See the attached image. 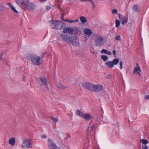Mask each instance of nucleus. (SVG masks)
Wrapping results in <instances>:
<instances>
[{"instance_id":"obj_41","label":"nucleus","mask_w":149,"mask_h":149,"mask_svg":"<svg viewBox=\"0 0 149 149\" xmlns=\"http://www.w3.org/2000/svg\"><path fill=\"white\" fill-rule=\"evenodd\" d=\"M80 1L82 2H90L91 0H80Z\"/></svg>"},{"instance_id":"obj_57","label":"nucleus","mask_w":149,"mask_h":149,"mask_svg":"<svg viewBox=\"0 0 149 149\" xmlns=\"http://www.w3.org/2000/svg\"><path fill=\"white\" fill-rule=\"evenodd\" d=\"M63 19V16L62 17H61V19Z\"/></svg>"},{"instance_id":"obj_50","label":"nucleus","mask_w":149,"mask_h":149,"mask_svg":"<svg viewBox=\"0 0 149 149\" xmlns=\"http://www.w3.org/2000/svg\"><path fill=\"white\" fill-rule=\"evenodd\" d=\"M62 21H65V22H69V20H68V19L64 20V19H62Z\"/></svg>"},{"instance_id":"obj_13","label":"nucleus","mask_w":149,"mask_h":149,"mask_svg":"<svg viewBox=\"0 0 149 149\" xmlns=\"http://www.w3.org/2000/svg\"><path fill=\"white\" fill-rule=\"evenodd\" d=\"M73 29V33L75 36H78L80 35L81 34V31L80 28L79 27H76L74 28Z\"/></svg>"},{"instance_id":"obj_38","label":"nucleus","mask_w":149,"mask_h":149,"mask_svg":"<svg viewBox=\"0 0 149 149\" xmlns=\"http://www.w3.org/2000/svg\"><path fill=\"white\" fill-rule=\"evenodd\" d=\"M123 63L122 61H120V68L121 70L123 68Z\"/></svg>"},{"instance_id":"obj_45","label":"nucleus","mask_w":149,"mask_h":149,"mask_svg":"<svg viewBox=\"0 0 149 149\" xmlns=\"http://www.w3.org/2000/svg\"><path fill=\"white\" fill-rule=\"evenodd\" d=\"M39 1L41 3H43L45 2L46 1V0H39Z\"/></svg>"},{"instance_id":"obj_51","label":"nucleus","mask_w":149,"mask_h":149,"mask_svg":"<svg viewBox=\"0 0 149 149\" xmlns=\"http://www.w3.org/2000/svg\"><path fill=\"white\" fill-rule=\"evenodd\" d=\"M74 22H78L79 21V20L78 19H77L76 20H74Z\"/></svg>"},{"instance_id":"obj_35","label":"nucleus","mask_w":149,"mask_h":149,"mask_svg":"<svg viewBox=\"0 0 149 149\" xmlns=\"http://www.w3.org/2000/svg\"><path fill=\"white\" fill-rule=\"evenodd\" d=\"M112 53L115 57H116V51L115 50H114L112 51Z\"/></svg>"},{"instance_id":"obj_54","label":"nucleus","mask_w":149,"mask_h":149,"mask_svg":"<svg viewBox=\"0 0 149 149\" xmlns=\"http://www.w3.org/2000/svg\"><path fill=\"white\" fill-rule=\"evenodd\" d=\"M136 65L137 66V67H138V66H139V64L138 63H136Z\"/></svg>"},{"instance_id":"obj_15","label":"nucleus","mask_w":149,"mask_h":149,"mask_svg":"<svg viewBox=\"0 0 149 149\" xmlns=\"http://www.w3.org/2000/svg\"><path fill=\"white\" fill-rule=\"evenodd\" d=\"M119 18L121 22V23L124 26L125 24L127 23V18L126 17H122L121 16L120 13L119 14Z\"/></svg>"},{"instance_id":"obj_46","label":"nucleus","mask_w":149,"mask_h":149,"mask_svg":"<svg viewBox=\"0 0 149 149\" xmlns=\"http://www.w3.org/2000/svg\"><path fill=\"white\" fill-rule=\"evenodd\" d=\"M51 7L49 6H47L46 7V9L47 10H49L51 9Z\"/></svg>"},{"instance_id":"obj_53","label":"nucleus","mask_w":149,"mask_h":149,"mask_svg":"<svg viewBox=\"0 0 149 149\" xmlns=\"http://www.w3.org/2000/svg\"><path fill=\"white\" fill-rule=\"evenodd\" d=\"M55 149H61L60 148H59L57 146V147H56V148Z\"/></svg>"},{"instance_id":"obj_22","label":"nucleus","mask_w":149,"mask_h":149,"mask_svg":"<svg viewBox=\"0 0 149 149\" xmlns=\"http://www.w3.org/2000/svg\"><path fill=\"white\" fill-rule=\"evenodd\" d=\"M119 62V60L118 58H115L112 61V67L114 65H117Z\"/></svg>"},{"instance_id":"obj_34","label":"nucleus","mask_w":149,"mask_h":149,"mask_svg":"<svg viewBox=\"0 0 149 149\" xmlns=\"http://www.w3.org/2000/svg\"><path fill=\"white\" fill-rule=\"evenodd\" d=\"M142 147L143 149H148V147L146 145H142Z\"/></svg>"},{"instance_id":"obj_49","label":"nucleus","mask_w":149,"mask_h":149,"mask_svg":"<svg viewBox=\"0 0 149 149\" xmlns=\"http://www.w3.org/2000/svg\"><path fill=\"white\" fill-rule=\"evenodd\" d=\"M69 22L70 23H72L74 22V20H69Z\"/></svg>"},{"instance_id":"obj_39","label":"nucleus","mask_w":149,"mask_h":149,"mask_svg":"<svg viewBox=\"0 0 149 149\" xmlns=\"http://www.w3.org/2000/svg\"><path fill=\"white\" fill-rule=\"evenodd\" d=\"M41 137L43 139H46L47 138V136L45 134H43L41 135Z\"/></svg>"},{"instance_id":"obj_28","label":"nucleus","mask_w":149,"mask_h":149,"mask_svg":"<svg viewBox=\"0 0 149 149\" xmlns=\"http://www.w3.org/2000/svg\"><path fill=\"white\" fill-rule=\"evenodd\" d=\"M143 144V145H146L148 143V141L146 139H141L140 141Z\"/></svg>"},{"instance_id":"obj_2","label":"nucleus","mask_w":149,"mask_h":149,"mask_svg":"<svg viewBox=\"0 0 149 149\" xmlns=\"http://www.w3.org/2000/svg\"><path fill=\"white\" fill-rule=\"evenodd\" d=\"M106 39L105 36L99 34H96L94 40L95 45L99 47H102L104 45L106 42Z\"/></svg>"},{"instance_id":"obj_27","label":"nucleus","mask_w":149,"mask_h":149,"mask_svg":"<svg viewBox=\"0 0 149 149\" xmlns=\"http://www.w3.org/2000/svg\"><path fill=\"white\" fill-rule=\"evenodd\" d=\"M101 58L104 61H106L108 58L107 56L106 55H102L101 56Z\"/></svg>"},{"instance_id":"obj_44","label":"nucleus","mask_w":149,"mask_h":149,"mask_svg":"<svg viewBox=\"0 0 149 149\" xmlns=\"http://www.w3.org/2000/svg\"><path fill=\"white\" fill-rule=\"evenodd\" d=\"M112 77L111 75V74H109L107 77V78L110 79Z\"/></svg>"},{"instance_id":"obj_25","label":"nucleus","mask_w":149,"mask_h":149,"mask_svg":"<svg viewBox=\"0 0 149 149\" xmlns=\"http://www.w3.org/2000/svg\"><path fill=\"white\" fill-rule=\"evenodd\" d=\"M77 114L83 118L84 114L79 110H77L76 111Z\"/></svg>"},{"instance_id":"obj_21","label":"nucleus","mask_w":149,"mask_h":149,"mask_svg":"<svg viewBox=\"0 0 149 149\" xmlns=\"http://www.w3.org/2000/svg\"><path fill=\"white\" fill-rule=\"evenodd\" d=\"M83 118L85 119L86 120L88 121L91 119V116L90 114L88 113H86V114H84Z\"/></svg>"},{"instance_id":"obj_40","label":"nucleus","mask_w":149,"mask_h":149,"mask_svg":"<svg viewBox=\"0 0 149 149\" xmlns=\"http://www.w3.org/2000/svg\"><path fill=\"white\" fill-rule=\"evenodd\" d=\"M93 149H100L98 146L96 145L95 146L93 147Z\"/></svg>"},{"instance_id":"obj_33","label":"nucleus","mask_w":149,"mask_h":149,"mask_svg":"<svg viewBox=\"0 0 149 149\" xmlns=\"http://www.w3.org/2000/svg\"><path fill=\"white\" fill-rule=\"evenodd\" d=\"M107 50L105 49H103L101 51V53H104L106 54L107 52Z\"/></svg>"},{"instance_id":"obj_12","label":"nucleus","mask_w":149,"mask_h":149,"mask_svg":"<svg viewBox=\"0 0 149 149\" xmlns=\"http://www.w3.org/2000/svg\"><path fill=\"white\" fill-rule=\"evenodd\" d=\"M82 86L83 88L92 91L93 86V84L88 82H86L83 83L82 84Z\"/></svg>"},{"instance_id":"obj_16","label":"nucleus","mask_w":149,"mask_h":149,"mask_svg":"<svg viewBox=\"0 0 149 149\" xmlns=\"http://www.w3.org/2000/svg\"><path fill=\"white\" fill-rule=\"evenodd\" d=\"M95 127V125L94 124L89 126L87 130L88 133L90 134H92Z\"/></svg>"},{"instance_id":"obj_6","label":"nucleus","mask_w":149,"mask_h":149,"mask_svg":"<svg viewBox=\"0 0 149 149\" xmlns=\"http://www.w3.org/2000/svg\"><path fill=\"white\" fill-rule=\"evenodd\" d=\"M35 8V6L33 3L27 1L26 3L25 4L23 9L25 10H33Z\"/></svg>"},{"instance_id":"obj_7","label":"nucleus","mask_w":149,"mask_h":149,"mask_svg":"<svg viewBox=\"0 0 149 149\" xmlns=\"http://www.w3.org/2000/svg\"><path fill=\"white\" fill-rule=\"evenodd\" d=\"M38 83L42 86H46L47 85V82L46 78L45 77H40L38 78Z\"/></svg>"},{"instance_id":"obj_9","label":"nucleus","mask_w":149,"mask_h":149,"mask_svg":"<svg viewBox=\"0 0 149 149\" xmlns=\"http://www.w3.org/2000/svg\"><path fill=\"white\" fill-rule=\"evenodd\" d=\"M27 0H15V2L21 8L23 9Z\"/></svg>"},{"instance_id":"obj_59","label":"nucleus","mask_w":149,"mask_h":149,"mask_svg":"<svg viewBox=\"0 0 149 149\" xmlns=\"http://www.w3.org/2000/svg\"><path fill=\"white\" fill-rule=\"evenodd\" d=\"M88 143H90V141H88Z\"/></svg>"},{"instance_id":"obj_52","label":"nucleus","mask_w":149,"mask_h":149,"mask_svg":"<svg viewBox=\"0 0 149 149\" xmlns=\"http://www.w3.org/2000/svg\"><path fill=\"white\" fill-rule=\"evenodd\" d=\"M87 148V144H85V146H84V149H85V148Z\"/></svg>"},{"instance_id":"obj_29","label":"nucleus","mask_w":149,"mask_h":149,"mask_svg":"<svg viewBox=\"0 0 149 149\" xmlns=\"http://www.w3.org/2000/svg\"><path fill=\"white\" fill-rule=\"evenodd\" d=\"M6 8L2 4L0 3V11H3Z\"/></svg>"},{"instance_id":"obj_42","label":"nucleus","mask_w":149,"mask_h":149,"mask_svg":"<svg viewBox=\"0 0 149 149\" xmlns=\"http://www.w3.org/2000/svg\"><path fill=\"white\" fill-rule=\"evenodd\" d=\"M52 120H53V121L54 122H56L58 121V119L56 118H52Z\"/></svg>"},{"instance_id":"obj_31","label":"nucleus","mask_w":149,"mask_h":149,"mask_svg":"<svg viewBox=\"0 0 149 149\" xmlns=\"http://www.w3.org/2000/svg\"><path fill=\"white\" fill-rule=\"evenodd\" d=\"M90 2L91 3L93 9H94L96 7V5L94 2L93 1V0H91Z\"/></svg>"},{"instance_id":"obj_47","label":"nucleus","mask_w":149,"mask_h":149,"mask_svg":"<svg viewBox=\"0 0 149 149\" xmlns=\"http://www.w3.org/2000/svg\"><path fill=\"white\" fill-rule=\"evenodd\" d=\"M107 54H109V55H111V52L107 51V52L106 53Z\"/></svg>"},{"instance_id":"obj_1","label":"nucleus","mask_w":149,"mask_h":149,"mask_svg":"<svg viewBox=\"0 0 149 149\" xmlns=\"http://www.w3.org/2000/svg\"><path fill=\"white\" fill-rule=\"evenodd\" d=\"M49 22L53 29L61 30L66 27L65 24L61 21L52 20Z\"/></svg>"},{"instance_id":"obj_5","label":"nucleus","mask_w":149,"mask_h":149,"mask_svg":"<svg viewBox=\"0 0 149 149\" xmlns=\"http://www.w3.org/2000/svg\"><path fill=\"white\" fill-rule=\"evenodd\" d=\"M69 43L74 46H77L80 44L79 39L77 36H71Z\"/></svg>"},{"instance_id":"obj_3","label":"nucleus","mask_w":149,"mask_h":149,"mask_svg":"<svg viewBox=\"0 0 149 149\" xmlns=\"http://www.w3.org/2000/svg\"><path fill=\"white\" fill-rule=\"evenodd\" d=\"M32 63L33 64L39 65L42 62V58L40 56L35 54H31L30 55Z\"/></svg>"},{"instance_id":"obj_11","label":"nucleus","mask_w":149,"mask_h":149,"mask_svg":"<svg viewBox=\"0 0 149 149\" xmlns=\"http://www.w3.org/2000/svg\"><path fill=\"white\" fill-rule=\"evenodd\" d=\"M48 146L50 149H55L57 147L56 144L51 139H49L48 141Z\"/></svg>"},{"instance_id":"obj_19","label":"nucleus","mask_w":149,"mask_h":149,"mask_svg":"<svg viewBox=\"0 0 149 149\" xmlns=\"http://www.w3.org/2000/svg\"><path fill=\"white\" fill-rule=\"evenodd\" d=\"M56 86L59 89H65L66 88V87L64 86H63L62 84L59 82H57L56 83Z\"/></svg>"},{"instance_id":"obj_56","label":"nucleus","mask_w":149,"mask_h":149,"mask_svg":"<svg viewBox=\"0 0 149 149\" xmlns=\"http://www.w3.org/2000/svg\"><path fill=\"white\" fill-rule=\"evenodd\" d=\"M2 53H1V55H1V56H2Z\"/></svg>"},{"instance_id":"obj_17","label":"nucleus","mask_w":149,"mask_h":149,"mask_svg":"<svg viewBox=\"0 0 149 149\" xmlns=\"http://www.w3.org/2000/svg\"><path fill=\"white\" fill-rule=\"evenodd\" d=\"M141 71V70L139 66L135 67L134 69L133 74H138L140 76H141V74L140 72Z\"/></svg>"},{"instance_id":"obj_43","label":"nucleus","mask_w":149,"mask_h":149,"mask_svg":"<svg viewBox=\"0 0 149 149\" xmlns=\"http://www.w3.org/2000/svg\"><path fill=\"white\" fill-rule=\"evenodd\" d=\"M146 99L149 100V95H146L145 97Z\"/></svg>"},{"instance_id":"obj_58","label":"nucleus","mask_w":149,"mask_h":149,"mask_svg":"<svg viewBox=\"0 0 149 149\" xmlns=\"http://www.w3.org/2000/svg\"><path fill=\"white\" fill-rule=\"evenodd\" d=\"M24 81V78L23 77V78Z\"/></svg>"},{"instance_id":"obj_26","label":"nucleus","mask_w":149,"mask_h":149,"mask_svg":"<svg viewBox=\"0 0 149 149\" xmlns=\"http://www.w3.org/2000/svg\"><path fill=\"white\" fill-rule=\"evenodd\" d=\"M105 65L108 67H112V61H108L105 63Z\"/></svg>"},{"instance_id":"obj_4","label":"nucleus","mask_w":149,"mask_h":149,"mask_svg":"<svg viewBox=\"0 0 149 149\" xmlns=\"http://www.w3.org/2000/svg\"><path fill=\"white\" fill-rule=\"evenodd\" d=\"M33 143V140L31 139H27L23 140L21 146L24 149L31 148L32 147Z\"/></svg>"},{"instance_id":"obj_37","label":"nucleus","mask_w":149,"mask_h":149,"mask_svg":"<svg viewBox=\"0 0 149 149\" xmlns=\"http://www.w3.org/2000/svg\"><path fill=\"white\" fill-rule=\"evenodd\" d=\"M121 37L119 36H117L116 38V39L117 40H120L121 39Z\"/></svg>"},{"instance_id":"obj_14","label":"nucleus","mask_w":149,"mask_h":149,"mask_svg":"<svg viewBox=\"0 0 149 149\" xmlns=\"http://www.w3.org/2000/svg\"><path fill=\"white\" fill-rule=\"evenodd\" d=\"M63 32L64 33H67L70 34L71 35H73V29L70 27H64L63 29Z\"/></svg>"},{"instance_id":"obj_36","label":"nucleus","mask_w":149,"mask_h":149,"mask_svg":"<svg viewBox=\"0 0 149 149\" xmlns=\"http://www.w3.org/2000/svg\"><path fill=\"white\" fill-rule=\"evenodd\" d=\"M118 13V10L116 9H112V13L116 14Z\"/></svg>"},{"instance_id":"obj_18","label":"nucleus","mask_w":149,"mask_h":149,"mask_svg":"<svg viewBox=\"0 0 149 149\" xmlns=\"http://www.w3.org/2000/svg\"><path fill=\"white\" fill-rule=\"evenodd\" d=\"M92 31L89 29L85 28L84 30V33L88 36V37L91 36L92 34Z\"/></svg>"},{"instance_id":"obj_20","label":"nucleus","mask_w":149,"mask_h":149,"mask_svg":"<svg viewBox=\"0 0 149 149\" xmlns=\"http://www.w3.org/2000/svg\"><path fill=\"white\" fill-rule=\"evenodd\" d=\"M15 143V139L14 138L10 139L9 141V143L11 146H14Z\"/></svg>"},{"instance_id":"obj_23","label":"nucleus","mask_w":149,"mask_h":149,"mask_svg":"<svg viewBox=\"0 0 149 149\" xmlns=\"http://www.w3.org/2000/svg\"><path fill=\"white\" fill-rule=\"evenodd\" d=\"M81 21L83 24H85L87 22V20L86 17L82 16L80 17Z\"/></svg>"},{"instance_id":"obj_10","label":"nucleus","mask_w":149,"mask_h":149,"mask_svg":"<svg viewBox=\"0 0 149 149\" xmlns=\"http://www.w3.org/2000/svg\"><path fill=\"white\" fill-rule=\"evenodd\" d=\"M60 36L64 41L69 43L71 36L67 34H62Z\"/></svg>"},{"instance_id":"obj_48","label":"nucleus","mask_w":149,"mask_h":149,"mask_svg":"<svg viewBox=\"0 0 149 149\" xmlns=\"http://www.w3.org/2000/svg\"><path fill=\"white\" fill-rule=\"evenodd\" d=\"M7 4L10 7V8L12 7V6H13L12 4L10 3H7Z\"/></svg>"},{"instance_id":"obj_30","label":"nucleus","mask_w":149,"mask_h":149,"mask_svg":"<svg viewBox=\"0 0 149 149\" xmlns=\"http://www.w3.org/2000/svg\"><path fill=\"white\" fill-rule=\"evenodd\" d=\"M120 24V22L119 20L116 19V28L118 27Z\"/></svg>"},{"instance_id":"obj_55","label":"nucleus","mask_w":149,"mask_h":149,"mask_svg":"<svg viewBox=\"0 0 149 149\" xmlns=\"http://www.w3.org/2000/svg\"><path fill=\"white\" fill-rule=\"evenodd\" d=\"M91 52H92L93 53H94V52H93V51H91Z\"/></svg>"},{"instance_id":"obj_8","label":"nucleus","mask_w":149,"mask_h":149,"mask_svg":"<svg viewBox=\"0 0 149 149\" xmlns=\"http://www.w3.org/2000/svg\"><path fill=\"white\" fill-rule=\"evenodd\" d=\"M103 89L102 86L100 85H93L92 91L98 92L100 91Z\"/></svg>"},{"instance_id":"obj_32","label":"nucleus","mask_w":149,"mask_h":149,"mask_svg":"<svg viewBox=\"0 0 149 149\" xmlns=\"http://www.w3.org/2000/svg\"><path fill=\"white\" fill-rule=\"evenodd\" d=\"M11 8L12 10H13L15 13H18V11L16 9L15 7H14L13 6H12V7H11Z\"/></svg>"},{"instance_id":"obj_60","label":"nucleus","mask_w":149,"mask_h":149,"mask_svg":"<svg viewBox=\"0 0 149 149\" xmlns=\"http://www.w3.org/2000/svg\"><path fill=\"white\" fill-rule=\"evenodd\" d=\"M86 149H87V148H86Z\"/></svg>"},{"instance_id":"obj_24","label":"nucleus","mask_w":149,"mask_h":149,"mask_svg":"<svg viewBox=\"0 0 149 149\" xmlns=\"http://www.w3.org/2000/svg\"><path fill=\"white\" fill-rule=\"evenodd\" d=\"M133 8L134 10L136 12H139V7L138 5H134Z\"/></svg>"}]
</instances>
